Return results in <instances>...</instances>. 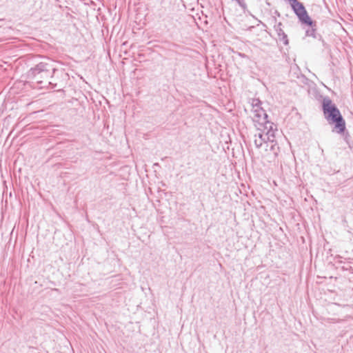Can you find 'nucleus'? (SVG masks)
Returning a JSON list of instances; mask_svg holds the SVG:
<instances>
[{"label":"nucleus","instance_id":"f257e3e1","mask_svg":"<svg viewBox=\"0 0 353 353\" xmlns=\"http://www.w3.org/2000/svg\"><path fill=\"white\" fill-rule=\"evenodd\" d=\"M322 110L327 123L334 125L332 132L339 134H343L346 130L345 121L339 108L329 97H323Z\"/></svg>","mask_w":353,"mask_h":353},{"label":"nucleus","instance_id":"f03ea898","mask_svg":"<svg viewBox=\"0 0 353 353\" xmlns=\"http://www.w3.org/2000/svg\"><path fill=\"white\" fill-rule=\"evenodd\" d=\"M57 69L54 66L53 62L50 60L41 61L34 67L31 68L27 72V78L35 81L37 83L41 84L44 81L48 84H52L49 79L53 77Z\"/></svg>","mask_w":353,"mask_h":353},{"label":"nucleus","instance_id":"7ed1b4c3","mask_svg":"<svg viewBox=\"0 0 353 353\" xmlns=\"http://www.w3.org/2000/svg\"><path fill=\"white\" fill-rule=\"evenodd\" d=\"M288 1L301 23H312L311 17L309 16L304 5L301 2L298 0H288Z\"/></svg>","mask_w":353,"mask_h":353},{"label":"nucleus","instance_id":"20e7f679","mask_svg":"<svg viewBox=\"0 0 353 353\" xmlns=\"http://www.w3.org/2000/svg\"><path fill=\"white\" fill-rule=\"evenodd\" d=\"M312 23H302V25L308 26V28L305 30L306 37H312V38L319 41H322V36L321 34L317 32V23L316 21H313L311 19Z\"/></svg>","mask_w":353,"mask_h":353},{"label":"nucleus","instance_id":"39448f33","mask_svg":"<svg viewBox=\"0 0 353 353\" xmlns=\"http://www.w3.org/2000/svg\"><path fill=\"white\" fill-rule=\"evenodd\" d=\"M282 26V23L279 22L274 26V30L277 34L279 41L283 42L285 46H288L289 44V40L287 34L283 30Z\"/></svg>","mask_w":353,"mask_h":353},{"label":"nucleus","instance_id":"423d86ee","mask_svg":"<svg viewBox=\"0 0 353 353\" xmlns=\"http://www.w3.org/2000/svg\"><path fill=\"white\" fill-rule=\"evenodd\" d=\"M268 118V115L263 109H259L257 112H254V121L257 123L259 125L265 123Z\"/></svg>","mask_w":353,"mask_h":353},{"label":"nucleus","instance_id":"0eeeda50","mask_svg":"<svg viewBox=\"0 0 353 353\" xmlns=\"http://www.w3.org/2000/svg\"><path fill=\"white\" fill-rule=\"evenodd\" d=\"M259 130L264 132H276L277 128L275 124L266 119V122L259 125Z\"/></svg>","mask_w":353,"mask_h":353},{"label":"nucleus","instance_id":"6e6552de","mask_svg":"<svg viewBox=\"0 0 353 353\" xmlns=\"http://www.w3.org/2000/svg\"><path fill=\"white\" fill-rule=\"evenodd\" d=\"M266 137L267 135H265L264 132H259L258 135H254V142L256 148H260L263 143L267 142Z\"/></svg>","mask_w":353,"mask_h":353},{"label":"nucleus","instance_id":"1a4fd4ad","mask_svg":"<svg viewBox=\"0 0 353 353\" xmlns=\"http://www.w3.org/2000/svg\"><path fill=\"white\" fill-rule=\"evenodd\" d=\"M261 104L262 103L259 99H252V106L254 112H257L259 109H263V108L261 107Z\"/></svg>","mask_w":353,"mask_h":353},{"label":"nucleus","instance_id":"9d476101","mask_svg":"<svg viewBox=\"0 0 353 353\" xmlns=\"http://www.w3.org/2000/svg\"><path fill=\"white\" fill-rule=\"evenodd\" d=\"M276 132H265V135H267V141L273 143L274 141Z\"/></svg>","mask_w":353,"mask_h":353},{"label":"nucleus","instance_id":"9b49d317","mask_svg":"<svg viewBox=\"0 0 353 353\" xmlns=\"http://www.w3.org/2000/svg\"><path fill=\"white\" fill-rule=\"evenodd\" d=\"M34 288L39 289L42 287V285L39 283L37 281H34Z\"/></svg>","mask_w":353,"mask_h":353},{"label":"nucleus","instance_id":"f8f14e48","mask_svg":"<svg viewBox=\"0 0 353 353\" xmlns=\"http://www.w3.org/2000/svg\"><path fill=\"white\" fill-rule=\"evenodd\" d=\"M275 146H276V144H272L270 147V150L274 151L275 150Z\"/></svg>","mask_w":353,"mask_h":353},{"label":"nucleus","instance_id":"ddd939ff","mask_svg":"<svg viewBox=\"0 0 353 353\" xmlns=\"http://www.w3.org/2000/svg\"><path fill=\"white\" fill-rule=\"evenodd\" d=\"M341 268H342V270H349V268H348L347 266H345V265L342 266V267H341Z\"/></svg>","mask_w":353,"mask_h":353},{"label":"nucleus","instance_id":"4468645a","mask_svg":"<svg viewBox=\"0 0 353 353\" xmlns=\"http://www.w3.org/2000/svg\"><path fill=\"white\" fill-rule=\"evenodd\" d=\"M274 14H275L276 16L280 17V13H279L277 10H275Z\"/></svg>","mask_w":353,"mask_h":353},{"label":"nucleus","instance_id":"2eb2a0df","mask_svg":"<svg viewBox=\"0 0 353 353\" xmlns=\"http://www.w3.org/2000/svg\"><path fill=\"white\" fill-rule=\"evenodd\" d=\"M272 21L274 23H276V18L275 17H272Z\"/></svg>","mask_w":353,"mask_h":353},{"label":"nucleus","instance_id":"dca6fc26","mask_svg":"<svg viewBox=\"0 0 353 353\" xmlns=\"http://www.w3.org/2000/svg\"><path fill=\"white\" fill-rule=\"evenodd\" d=\"M53 290H54V291H58L59 290H58V289H57V288H54V289H53Z\"/></svg>","mask_w":353,"mask_h":353}]
</instances>
